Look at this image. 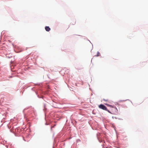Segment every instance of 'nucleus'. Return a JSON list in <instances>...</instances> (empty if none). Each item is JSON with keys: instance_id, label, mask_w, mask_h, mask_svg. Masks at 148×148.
Wrapping results in <instances>:
<instances>
[{"instance_id": "f257e3e1", "label": "nucleus", "mask_w": 148, "mask_h": 148, "mask_svg": "<svg viewBox=\"0 0 148 148\" xmlns=\"http://www.w3.org/2000/svg\"><path fill=\"white\" fill-rule=\"evenodd\" d=\"M99 107L100 108H101V109H102L104 110L107 111L109 112L110 113V112L107 109V108L106 107L102 104L100 105L99 106Z\"/></svg>"}, {"instance_id": "f03ea898", "label": "nucleus", "mask_w": 148, "mask_h": 148, "mask_svg": "<svg viewBox=\"0 0 148 148\" xmlns=\"http://www.w3.org/2000/svg\"><path fill=\"white\" fill-rule=\"evenodd\" d=\"M45 29L47 31L49 32L50 30V28L48 26H46L45 27Z\"/></svg>"}, {"instance_id": "7ed1b4c3", "label": "nucleus", "mask_w": 148, "mask_h": 148, "mask_svg": "<svg viewBox=\"0 0 148 148\" xmlns=\"http://www.w3.org/2000/svg\"><path fill=\"white\" fill-rule=\"evenodd\" d=\"M99 55H100V53L99 52H98L97 53V56H99Z\"/></svg>"}, {"instance_id": "20e7f679", "label": "nucleus", "mask_w": 148, "mask_h": 148, "mask_svg": "<svg viewBox=\"0 0 148 148\" xmlns=\"http://www.w3.org/2000/svg\"><path fill=\"white\" fill-rule=\"evenodd\" d=\"M103 100L106 101H108V99H104Z\"/></svg>"}, {"instance_id": "39448f33", "label": "nucleus", "mask_w": 148, "mask_h": 148, "mask_svg": "<svg viewBox=\"0 0 148 148\" xmlns=\"http://www.w3.org/2000/svg\"><path fill=\"white\" fill-rule=\"evenodd\" d=\"M108 106H109L108 105V104H106Z\"/></svg>"}]
</instances>
